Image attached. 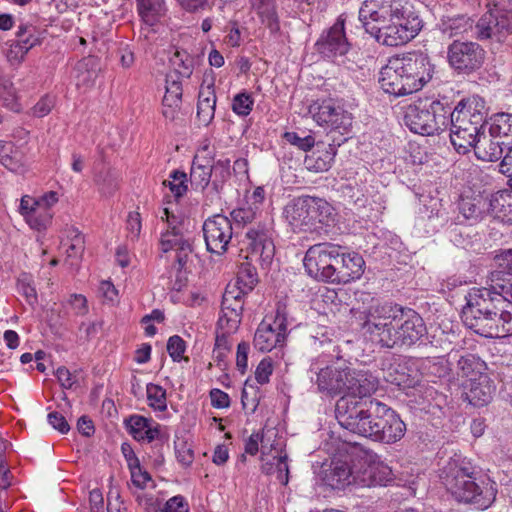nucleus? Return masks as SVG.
<instances>
[{"label":"nucleus","instance_id":"nucleus-1","mask_svg":"<svg viewBox=\"0 0 512 512\" xmlns=\"http://www.w3.org/2000/svg\"><path fill=\"white\" fill-rule=\"evenodd\" d=\"M362 328L369 339L383 348L412 347L427 335V327L418 312L384 302L365 311Z\"/></svg>","mask_w":512,"mask_h":512},{"label":"nucleus","instance_id":"nucleus-2","mask_svg":"<svg viewBox=\"0 0 512 512\" xmlns=\"http://www.w3.org/2000/svg\"><path fill=\"white\" fill-rule=\"evenodd\" d=\"M359 20L367 33L388 47L408 43L423 27L406 0H365L359 9Z\"/></svg>","mask_w":512,"mask_h":512},{"label":"nucleus","instance_id":"nucleus-3","mask_svg":"<svg viewBox=\"0 0 512 512\" xmlns=\"http://www.w3.org/2000/svg\"><path fill=\"white\" fill-rule=\"evenodd\" d=\"M486 119V103L478 95L462 99L454 108L450 106V141L459 153L466 154L477 145Z\"/></svg>","mask_w":512,"mask_h":512},{"label":"nucleus","instance_id":"nucleus-4","mask_svg":"<svg viewBox=\"0 0 512 512\" xmlns=\"http://www.w3.org/2000/svg\"><path fill=\"white\" fill-rule=\"evenodd\" d=\"M450 104L447 101L434 100L409 105L405 112L404 123L414 133L435 135L446 130L449 125Z\"/></svg>","mask_w":512,"mask_h":512},{"label":"nucleus","instance_id":"nucleus-5","mask_svg":"<svg viewBox=\"0 0 512 512\" xmlns=\"http://www.w3.org/2000/svg\"><path fill=\"white\" fill-rule=\"evenodd\" d=\"M461 317L468 328L483 337L502 338L512 335V313H504L503 318H499L495 313L466 300Z\"/></svg>","mask_w":512,"mask_h":512},{"label":"nucleus","instance_id":"nucleus-6","mask_svg":"<svg viewBox=\"0 0 512 512\" xmlns=\"http://www.w3.org/2000/svg\"><path fill=\"white\" fill-rule=\"evenodd\" d=\"M442 483L458 502L473 503L481 495V488L475 482L474 469L469 463L453 459L443 468Z\"/></svg>","mask_w":512,"mask_h":512},{"label":"nucleus","instance_id":"nucleus-7","mask_svg":"<svg viewBox=\"0 0 512 512\" xmlns=\"http://www.w3.org/2000/svg\"><path fill=\"white\" fill-rule=\"evenodd\" d=\"M486 52L473 41L454 40L447 49L449 65L459 75H471L484 64Z\"/></svg>","mask_w":512,"mask_h":512},{"label":"nucleus","instance_id":"nucleus-8","mask_svg":"<svg viewBox=\"0 0 512 512\" xmlns=\"http://www.w3.org/2000/svg\"><path fill=\"white\" fill-rule=\"evenodd\" d=\"M337 256V245L323 242L308 248L303 259L305 270L312 278L330 283L331 274L335 273L333 263Z\"/></svg>","mask_w":512,"mask_h":512},{"label":"nucleus","instance_id":"nucleus-9","mask_svg":"<svg viewBox=\"0 0 512 512\" xmlns=\"http://www.w3.org/2000/svg\"><path fill=\"white\" fill-rule=\"evenodd\" d=\"M309 113L318 125L338 131L342 135L352 126L351 114L331 98L313 102Z\"/></svg>","mask_w":512,"mask_h":512},{"label":"nucleus","instance_id":"nucleus-10","mask_svg":"<svg viewBox=\"0 0 512 512\" xmlns=\"http://www.w3.org/2000/svg\"><path fill=\"white\" fill-rule=\"evenodd\" d=\"M395 58L399 61L400 72L404 74L413 92L422 89L432 79L434 65L427 54L409 52Z\"/></svg>","mask_w":512,"mask_h":512},{"label":"nucleus","instance_id":"nucleus-11","mask_svg":"<svg viewBox=\"0 0 512 512\" xmlns=\"http://www.w3.org/2000/svg\"><path fill=\"white\" fill-rule=\"evenodd\" d=\"M202 230L209 252L220 255L227 250L233 235L232 223L228 217L215 214L205 220Z\"/></svg>","mask_w":512,"mask_h":512},{"label":"nucleus","instance_id":"nucleus-12","mask_svg":"<svg viewBox=\"0 0 512 512\" xmlns=\"http://www.w3.org/2000/svg\"><path fill=\"white\" fill-rule=\"evenodd\" d=\"M324 449L333 457L329 468L324 470L323 481L333 489H343L352 485L355 464L352 465L350 457L341 454L337 456L336 453L341 450L339 445L333 448L327 441L324 443Z\"/></svg>","mask_w":512,"mask_h":512},{"label":"nucleus","instance_id":"nucleus-13","mask_svg":"<svg viewBox=\"0 0 512 512\" xmlns=\"http://www.w3.org/2000/svg\"><path fill=\"white\" fill-rule=\"evenodd\" d=\"M336 263H333L335 273L331 274L330 283L347 284L351 281L359 279L365 268L363 257L356 252L345 253L342 248L337 245Z\"/></svg>","mask_w":512,"mask_h":512},{"label":"nucleus","instance_id":"nucleus-14","mask_svg":"<svg viewBox=\"0 0 512 512\" xmlns=\"http://www.w3.org/2000/svg\"><path fill=\"white\" fill-rule=\"evenodd\" d=\"M370 403L371 399H359L347 394L341 396L335 405V417L338 423L354 433Z\"/></svg>","mask_w":512,"mask_h":512},{"label":"nucleus","instance_id":"nucleus-15","mask_svg":"<svg viewBox=\"0 0 512 512\" xmlns=\"http://www.w3.org/2000/svg\"><path fill=\"white\" fill-rule=\"evenodd\" d=\"M317 51L327 58L345 55L350 44L346 38L344 20L338 18L328 30L324 31L316 44Z\"/></svg>","mask_w":512,"mask_h":512},{"label":"nucleus","instance_id":"nucleus-16","mask_svg":"<svg viewBox=\"0 0 512 512\" xmlns=\"http://www.w3.org/2000/svg\"><path fill=\"white\" fill-rule=\"evenodd\" d=\"M376 441L392 444L403 438L406 425L399 415L386 404L381 403L380 418Z\"/></svg>","mask_w":512,"mask_h":512},{"label":"nucleus","instance_id":"nucleus-17","mask_svg":"<svg viewBox=\"0 0 512 512\" xmlns=\"http://www.w3.org/2000/svg\"><path fill=\"white\" fill-rule=\"evenodd\" d=\"M272 234V230L266 224L261 223L247 231L248 249L252 257L255 256L264 262L272 260L275 253Z\"/></svg>","mask_w":512,"mask_h":512},{"label":"nucleus","instance_id":"nucleus-18","mask_svg":"<svg viewBox=\"0 0 512 512\" xmlns=\"http://www.w3.org/2000/svg\"><path fill=\"white\" fill-rule=\"evenodd\" d=\"M399 61L394 57L381 68L378 82L381 88L394 96H405L414 93L409 87L404 74L400 72Z\"/></svg>","mask_w":512,"mask_h":512},{"label":"nucleus","instance_id":"nucleus-19","mask_svg":"<svg viewBox=\"0 0 512 512\" xmlns=\"http://www.w3.org/2000/svg\"><path fill=\"white\" fill-rule=\"evenodd\" d=\"M348 369L327 366L317 373L316 384L319 392L329 396L346 394L348 384Z\"/></svg>","mask_w":512,"mask_h":512},{"label":"nucleus","instance_id":"nucleus-20","mask_svg":"<svg viewBox=\"0 0 512 512\" xmlns=\"http://www.w3.org/2000/svg\"><path fill=\"white\" fill-rule=\"evenodd\" d=\"M160 245L165 253L170 250L176 251L177 273H182L192 253V245L189 239L184 238L181 228L173 226L172 231L163 233Z\"/></svg>","mask_w":512,"mask_h":512},{"label":"nucleus","instance_id":"nucleus-21","mask_svg":"<svg viewBox=\"0 0 512 512\" xmlns=\"http://www.w3.org/2000/svg\"><path fill=\"white\" fill-rule=\"evenodd\" d=\"M463 397L474 407H483L493 399L495 385L488 375L471 378L464 384Z\"/></svg>","mask_w":512,"mask_h":512},{"label":"nucleus","instance_id":"nucleus-22","mask_svg":"<svg viewBox=\"0 0 512 512\" xmlns=\"http://www.w3.org/2000/svg\"><path fill=\"white\" fill-rule=\"evenodd\" d=\"M284 320L277 317L274 321L276 327L270 323L261 322L255 332L254 347L261 352H268L283 343L286 333Z\"/></svg>","mask_w":512,"mask_h":512},{"label":"nucleus","instance_id":"nucleus-23","mask_svg":"<svg viewBox=\"0 0 512 512\" xmlns=\"http://www.w3.org/2000/svg\"><path fill=\"white\" fill-rule=\"evenodd\" d=\"M391 471L388 467L377 464H367L359 462V467L355 465L353 483L359 487L383 486L390 480Z\"/></svg>","mask_w":512,"mask_h":512},{"label":"nucleus","instance_id":"nucleus-24","mask_svg":"<svg viewBox=\"0 0 512 512\" xmlns=\"http://www.w3.org/2000/svg\"><path fill=\"white\" fill-rule=\"evenodd\" d=\"M308 196L294 198L284 208V215L294 231L311 232Z\"/></svg>","mask_w":512,"mask_h":512},{"label":"nucleus","instance_id":"nucleus-25","mask_svg":"<svg viewBox=\"0 0 512 512\" xmlns=\"http://www.w3.org/2000/svg\"><path fill=\"white\" fill-rule=\"evenodd\" d=\"M378 388V380L372 374L348 369L347 395L364 399L370 397Z\"/></svg>","mask_w":512,"mask_h":512},{"label":"nucleus","instance_id":"nucleus-26","mask_svg":"<svg viewBox=\"0 0 512 512\" xmlns=\"http://www.w3.org/2000/svg\"><path fill=\"white\" fill-rule=\"evenodd\" d=\"M306 201L309 203L311 232L318 231L323 225L329 226L334 222V209L326 200L308 196Z\"/></svg>","mask_w":512,"mask_h":512},{"label":"nucleus","instance_id":"nucleus-27","mask_svg":"<svg viewBox=\"0 0 512 512\" xmlns=\"http://www.w3.org/2000/svg\"><path fill=\"white\" fill-rule=\"evenodd\" d=\"M488 212L503 224L512 225V194L507 189L491 194Z\"/></svg>","mask_w":512,"mask_h":512},{"label":"nucleus","instance_id":"nucleus-28","mask_svg":"<svg viewBox=\"0 0 512 512\" xmlns=\"http://www.w3.org/2000/svg\"><path fill=\"white\" fill-rule=\"evenodd\" d=\"M478 159L495 162L502 158L507 145L500 138H494L491 133L486 135L484 132L479 137L477 145L473 146Z\"/></svg>","mask_w":512,"mask_h":512},{"label":"nucleus","instance_id":"nucleus-29","mask_svg":"<svg viewBox=\"0 0 512 512\" xmlns=\"http://www.w3.org/2000/svg\"><path fill=\"white\" fill-rule=\"evenodd\" d=\"M32 26H20L17 31V40L10 45L7 57L11 62H21L28 51L33 48L38 39L33 36Z\"/></svg>","mask_w":512,"mask_h":512},{"label":"nucleus","instance_id":"nucleus-30","mask_svg":"<svg viewBox=\"0 0 512 512\" xmlns=\"http://www.w3.org/2000/svg\"><path fill=\"white\" fill-rule=\"evenodd\" d=\"M380 407L381 402L371 399V403L368 405L366 413L361 417V421L354 431L355 434L376 441L377 433L380 431L377 428L379 425Z\"/></svg>","mask_w":512,"mask_h":512},{"label":"nucleus","instance_id":"nucleus-31","mask_svg":"<svg viewBox=\"0 0 512 512\" xmlns=\"http://www.w3.org/2000/svg\"><path fill=\"white\" fill-rule=\"evenodd\" d=\"M136 9L141 21L149 27L159 23L167 11L164 0H136Z\"/></svg>","mask_w":512,"mask_h":512},{"label":"nucleus","instance_id":"nucleus-32","mask_svg":"<svg viewBox=\"0 0 512 512\" xmlns=\"http://www.w3.org/2000/svg\"><path fill=\"white\" fill-rule=\"evenodd\" d=\"M439 29L450 37L457 35H469L474 37L473 21L466 15H444L438 24Z\"/></svg>","mask_w":512,"mask_h":512},{"label":"nucleus","instance_id":"nucleus-33","mask_svg":"<svg viewBox=\"0 0 512 512\" xmlns=\"http://www.w3.org/2000/svg\"><path fill=\"white\" fill-rule=\"evenodd\" d=\"M335 155V145L317 142L315 151L306 159V163L309 169H313L316 172L328 171L332 166Z\"/></svg>","mask_w":512,"mask_h":512},{"label":"nucleus","instance_id":"nucleus-34","mask_svg":"<svg viewBox=\"0 0 512 512\" xmlns=\"http://www.w3.org/2000/svg\"><path fill=\"white\" fill-rule=\"evenodd\" d=\"M384 372L386 381L399 387L409 388L416 383L415 378L411 375L412 371L407 367V364L398 359L389 363Z\"/></svg>","mask_w":512,"mask_h":512},{"label":"nucleus","instance_id":"nucleus-35","mask_svg":"<svg viewBox=\"0 0 512 512\" xmlns=\"http://www.w3.org/2000/svg\"><path fill=\"white\" fill-rule=\"evenodd\" d=\"M488 132L494 138H500L507 145L512 147V114L497 113L490 118Z\"/></svg>","mask_w":512,"mask_h":512},{"label":"nucleus","instance_id":"nucleus-36","mask_svg":"<svg viewBox=\"0 0 512 512\" xmlns=\"http://www.w3.org/2000/svg\"><path fill=\"white\" fill-rule=\"evenodd\" d=\"M457 369L462 377H467L468 380L471 378H479L481 375H488L486 373V363L477 355L472 353H466L462 355L457 361Z\"/></svg>","mask_w":512,"mask_h":512},{"label":"nucleus","instance_id":"nucleus-37","mask_svg":"<svg viewBox=\"0 0 512 512\" xmlns=\"http://www.w3.org/2000/svg\"><path fill=\"white\" fill-rule=\"evenodd\" d=\"M474 38L479 41L492 40L501 42L491 9L485 12L474 24Z\"/></svg>","mask_w":512,"mask_h":512},{"label":"nucleus","instance_id":"nucleus-38","mask_svg":"<svg viewBox=\"0 0 512 512\" xmlns=\"http://www.w3.org/2000/svg\"><path fill=\"white\" fill-rule=\"evenodd\" d=\"M97 58L89 56L77 62L74 70L76 73L77 86H90L97 78Z\"/></svg>","mask_w":512,"mask_h":512},{"label":"nucleus","instance_id":"nucleus-39","mask_svg":"<svg viewBox=\"0 0 512 512\" xmlns=\"http://www.w3.org/2000/svg\"><path fill=\"white\" fill-rule=\"evenodd\" d=\"M212 173L211 164L201 162V155H195L190 171L191 184L204 190L211 182Z\"/></svg>","mask_w":512,"mask_h":512},{"label":"nucleus","instance_id":"nucleus-40","mask_svg":"<svg viewBox=\"0 0 512 512\" xmlns=\"http://www.w3.org/2000/svg\"><path fill=\"white\" fill-rule=\"evenodd\" d=\"M173 71L180 78H190L194 69V59L184 50H176L170 58Z\"/></svg>","mask_w":512,"mask_h":512},{"label":"nucleus","instance_id":"nucleus-41","mask_svg":"<svg viewBox=\"0 0 512 512\" xmlns=\"http://www.w3.org/2000/svg\"><path fill=\"white\" fill-rule=\"evenodd\" d=\"M485 201L480 197L461 198L458 204L460 213L467 220L479 221L484 213Z\"/></svg>","mask_w":512,"mask_h":512},{"label":"nucleus","instance_id":"nucleus-42","mask_svg":"<svg viewBox=\"0 0 512 512\" xmlns=\"http://www.w3.org/2000/svg\"><path fill=\"white\" fill-rule=\"evenodd\" d=\"M258 282L256 268L249 262H243L237 272V282L233 287L248 294Z\"/></svg>","mask_w":512,"mask_h":512},{"label":"nucleus","instance_id":"nucleus-43","mask_svg":"<svg viewBox=\"0 0 512 512\" xmlns=\"http://www.w3.org/2000/svg\"><path fill=\"white\" fill-rule=\"evenodd\" d=\"M246 293L228 285L222 297V313H235L242 315L243 301L242 297Z\"/></svg>","mask_w":512,"mask_h":512},{"label":"nucleus","instance_id":"nucleus-44","mask_svg":"<svg viewBox=\"0 0 512 512\" xmlns=\"http://www.w3.org/2000/svg\"><path fill=\"white\" fill-rule=\"evenodd\" d=\"M490 9L493 13L494 23L498 29L501 42H504L508 36L512 35V11L500 8L497 5Z\"/></svg>","mask_w":512,"mask_h":512},{"label":"nucleus","instance_id":"nucleus-45","mask_svg":"<svg viewBox=\"0 0 512 512\" xmlns=\"http://www.w3.org/2000/svg\"><path fill=\"white\" fill-rule=\"evenodd\" d=\"M95 182L104 196H111L119 187V174L114 169L106 168L98 173Z\"/></svg>","mask_w":512,"mask_h":512},{"label":"nucleus","instance_id":"nucleus-46","mask_svg":"<svg viewBox=\"0 0 512 512\" xmlns=\"http://www.w3.org/2000/svg\"><path fill=\"white\" fill-rule=\"evenodd\" d=\"M182 84L181 78L176 74L166 75V92L163 97V103H170V105L181 106L182 102Z\"/></svg>","mask_w":512,"mask_h":512},{"label":"nucleus","instance_id":"nucleus-47","mask_svg":"<svg viewBox=\"0 0 512 512\" xmlns=\"http://www.w3.org/2000/svg\"><path fill=\"white\" fill-rule=\"evenodd\" d=\"M211 168H213L211 184L213 189L218 193L224 183L230 178V160L219 159L214 164H211Z\"/></svg>","mask_w":512,"mask_h":512},{"label":"nucleus","instance_id":"nucleus-48","mask_svg":"<svg viewBox=\"0 0 512 512\" xmlns=\"http://www.w3.org/2000/svg\"><path fill=\"white\" fill-rule=\"evenodd\" d=\"M146 392L150 407L158 411L166 410V391L161 386L149 383L147 385Z\"/></svg>","mask_w":512,"mask_h":512},{"label":"nucleus","instance_id":"nucleus-49","mask_svg":"<svg viewBox=\"0 0 512 512\" xmlns=\"http://www.w3.org/2000/svg\"><path fill=\"white\" fill-rule=\"evenodd\" d=\"M151 422V419L141 415H132L125 420V424L129 433L137 441H142L144 434L143 432L146 431Z\"/></svg>","mask_w":512,"mask_h":512},{"label":"nucleus","instance_id":"nucleus-50","mask_svg":"<svg viewBox=\"0 0 512 512\" xmlns=\"http://www.w3.org/2000/svg\"><path fill=\"white\" fill-rule=\"evenodd\" d=\"M172 180H165L163 184L168 186L176 199L182 197L187 191V175L185 172L175 170L171 173Z\"/></svg>","mask_w":512,"mask_h":512},{"label":"nucleus","instance_id":"nucleus-51","mask_svg":"<svg viewBox=\"0 0 512 512\" xmlns=\"http://www.w3.org/2000/svg\"><path fill=\"white\" fill-rule=\"evenodd\" d=\"M52 215L48 209L39 207L35 212L26 216L27 224L37 231L45 230L51 223Z\"/></svg>","mask_w":512,"mask_h":512},{"label":"nucleus","instance_id":"nucleus-52","mask_svg":"<svg viewBox=\"0 0 512 512\" xmlns=\"http://www.w3.org/2000/svg\"><path fill=\"white\" fill-rule=\"evenodd\" d=\"M216 102L198 100L197 118L201 124L208 126L214 118Z\"/></svg>","mask_w":512,"mask_h":512},{"label":"nucleus","instance_id":"nucleus-53","mask_svg":"<svg viewBox=\"0 0 512 512\" xmlns=\"http://www.w3.org/2000/svg\"><path fill=\"white\" fill-rule=\"evenodd\" d=\"M175 453L177 460L183 466L188 467L193 463L194 452L190 444L184 440L175 441Z\"/></svg>","mask_w":512,"mask_h":512},{"label":"nucleus","instance_id":"nucleus-54","mask_svg":"<svg viewBox=\"0 0 512 512\" xmlns=\"http://www.w3.org/2000/svg\"><path fill=\"white\" fill-rule=\"evenodd\" d=\"M257 14L260 17L262 23L265 24L271 32L279 31L280 25L276 11V5L259 10Z\"/></svg>","mask_w":512,"mask_h":512},{"label":"nucleus","instance_id":"nucleus-55","mask_svg":"<svg viewBox=\"0 0 512 512\" xmlns=\"http://www.w3.org/2000/svg\"><path fill=\"white\" fill-rule=\"evenodd\" d=\"M253 103L248 93H239L233 99L232 109L238 115L247 116L252 110Z\"/></svg>","mask_w":512,"mask_h":512},{"label":"nucleus","instance_id":"nucleus-56","mask_svg":"<svg viewBox=\"0 0 512 512\" xmlns=\"http://www.w3.org/2000/svg\"><path fill=\"white\" fill-rule=\"evenodd\" d=\"M242 315L235 313H223L218 320L219 327L224 330L221 334L227 336L236 331L241 323Z\"/></svg>","mask_w":512,"mask_h":512},{"label":"nucleus","instance_id":"nucleus-57","mask_svg":"<svg viewBox=\"0 0 512 512\" xmlns=\"http://www.w3.org/2000/svg\"><path fill=\"white\" fill-rule=\"evenodd\" d=\"M74 236L71 237V244L66 253L68 258H81L85 249V241L83 235L78 229H73Z\"/></svg>","mask_w":512,"mask_h":512},{"label":"nucleus","instance_id":"nucleus-58","mask_svg":"<svg viewBox=\"0 0 512 512\" xmlns=\"http://www.w3.org/2000/svg\"><path fill=\"white\" fill-rule=\"evenodd\" d=\"M284 138L294 146H297L303 151H309L316 145L315 139L312 135L300 137L296 132H286Z\"/></svg>","mask_w":512,"mask_h":512},{"label":"nucleus","instance_id":"nucleus-59","mask_svg":"<svg viewBox=\"0 0 512 512\" xmlns=\"http://www.w3.org/2000/svg\"><path fill=\"white\" fill-rule=\"evenodd\" d=\"M185 349V341L180 336L174 335L168 339L167 352L173 361H180Z\"/></svg>","mask_w":512,"mask_h":512},{"label":"nucleus","instance_id":"nucleus-60","mask_svg":"<svg viewBox=\"0 0 512 512\" xmlns=\"http://www.w3.org/2000/svg\"><path fill=\"white\" fill-rule=\"evenodd\" d=\"M231 217L236 224H250L257 219V212L252 207H241L231 212Z\"/></svg>","mask_w":512,"mask_h":512},{"label":"nucleus","instance_id":"nucleus-61","mask_svg":"<svg viewBox=\"0 0 512 512\" xmlns=\"http://www.w3.org/2000/svg\"><path fill=\"white\" fill-rule=\"evenodd\" d=\"M230 349L228 336L226 334H217L215 347L213 350V358L216 362H224L227 352Z\"/></svg>","mask_w":512,"mask_h":512},{"label":"nucleus","instance_id":"nucleus-62","mask_svg":"<svg viewBox=\"0 0 512 512\" xmlns=\"http://www.w3.org/2000/svg\"><path fill=\"white\" fill-rule=\"evenodd\" d=\"M272 372V360L270 358L262 359L255 371L256 381L261 385L268 383Z\"/></svg>","mask_w":512,"mask_h":512},{"label":"nucleus","instance_id":"nucleus-63","mask_svg":"<svg viewBox=\"0 0 512 512\" xmlns=\"http://www.w3.org/2000/svg\"><path fill=\"white\" fill-rule=\"evenodd\" d=\"M18 291L22 296H24L30 306L33 307L35 304H37L38 299L36 289L31 285L27 277L19 280Z\"/></svg>","mask_w":512,"mask_h":512},{"label":"nucleus","instance_id":"nucleus-64","mask_svg":"<svg viewBox=\"0 0 512 512\" xmlns=\"http://www.w3.org/2000/svg\"><path fill=\"white\" fill-rule=\"evenodd\" d=\"M188 503L181 495L170 498L160 512H188Z\"/></svg>","mask_w":512,"mask_h":512}]
</instances>
